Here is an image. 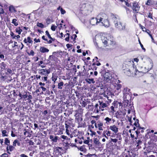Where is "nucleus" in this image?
<instances>
[{"label": "nucleus", "mask_w": 157, "mask_h": 157, "mask_svg": "<svg viewBox=\"0 0 157 157\" xmlns=\"http://www.w3.org/2000/svg\"><path fill=\"white\" fill-rule=\"evenodd\" d=\"M98 22H100L105 26H108L109 25V21L107 15L105 13H102L98 16Z\"/></svg>", "instance_id": "obj_2"}, {"label": "nucleus", "mask_w": 157, "mask_h": 157, "mask_svg": "<svg viewBox=\"0 0 157 157\" xmlns=\"http://www.w3.org/2000/svg\"><path fill=\"white\" fill-rule=\"evenodd\" d=\"M137 128V130L136 131V133L137 137L138 135L140 133H143L144 132V130L145 129L144 127H141L140 126V124L139 125L138 127H136Z\"/></svg>", "instance_id": "obj_17"}, {"label": "nucleus", "mask_w": 157, "mask_h": 157, "mask_svg": "<svg viewBox=\"0 0 157 157\" xmlns=\"http://www.w3.org/2000/svg\"><path fill=\"white\" fill-rule=\"evenodd\" d=\"M115 25L116 28L120 31L123 30L125 28V24L121 22H117L115 23Z\"/></svg>", "instance_id": "obj_6"}, {"label": "nucleus", "mask_w": 157, "mask_h": 157, "mask_svg": "<svg viewBox=\"0 0 157 157\" xmlns=\"http://www.w3.org/2000/svg\"><path fill=\"white\" fill-rule=\"evenodd\" d=\"M148 71V69L144 67L143 69L140 71L136 69V66L131 67L130 69L124 70V75L128 76H135L138 75L139 73H146Z\"/></svg>", "instance_id": "obj_1"}, {"label": "nucleus", "mask_w": 157, "mask_h": 157, "mask_svg": "<svg viewBox=\"0 0 157 157\" xmlns=\"http://www.w3.org/2000/svg\"><path fill=\"white\" fill-rule=\"evenodd\" d=\"M9 11L11 13H16L17 10L13 6H10L9 8Z\"/></svg>", "instance_id": "obj_30"}, {"label": "nucleus", "mask_w": 157, "mask_h": 157, "mask_svg": "<svg viewBox=\"0 0 157 157\" xmlns=\"http://www.w3.org/2000/svg\"><path fill=\"white\" fill-rule=\"evenodd\" d=\"M5 144L6 145H8V144H10V141L7 138H6L5 140Z\"/></svg>", "instance_id": "obj_53"}, {"label": "nucleus", "mask_w": 157, "mask_h": 157, "mask_svg": "<svg viewBox=\"0 0 157 157\" xmlns=\"http://www.w3.org/2000/svg\"><path fill=\"white\" fill-rule=\"evenodd\" d=\"M108 111L109 113L113 114L116 112V110L114 109V106L113 105L111 106L108 109Z\"/></svg>", "instance_id": "obj_26"}, {"label": "nucleus", "mask_w": 157, "mask_h": 157, "mask_svg": "<svg viewBox=\"0 0 157 157\" xmlns=\"http://www.w3.org/2000/svg\"><path fill=\"white\" fill-rule=\"evenodd\" d=\"M114 137H112V138H111L110 140L111 142H113L114 144L116 143L118 140H121L122 139L121 133L118 132L117 134H115L114 135Z\"/></svg>", "instance_id": "obj_9"}, {"label": "nucleus", "mask_w": 157, "mask_h": 157, "mask_svg": "<svg viewBox=\"0 0 157 157\" xmlns=\"http://www.w3.org/2000/svg\"><path fill=\"white\" fill-rule=\"evenodd\" d=\"M124 2H125V5L129 7H132L131 3H129L128 2V0H125Z\"/></svg>", "instance_id": "obj_56"}, {"label": "nucleus", "mask_w": 157, "mask_h": 157, "mask_svg": "<svg viewBox=\"0 0 157 157\" xmlns=\"http://www.w3.org/2000/svg\"><path fill=\"white\" fill-rule=\"evenodd\" d=\"M45 34L47 36L48 38L51 37L50 34L48 30L46 31Z\"/></svg>", "instance_id": "obj_61"}, {"label": "nucleus", "mask_w": 157, "mask_h": 157, "mask_svg": "<svg viewBox=\"0 0 157 157\" xmlns=\"http://www.w3.org/2000/svg\"><path fill=\"white\" fill-rule=\"evenodd\" d=\"M86 157H98L95 154H88L86 155Z\"/></svg>", "instance_id": "obj_51"}, {"label": "nucleus", "mask_w": 157, "mask_h": 157, "mask_svg": "<svg viewBox=\"0 0 157 157\" xmlns=\"http://www.w3.org/2000/svg\"><path fill=\"white\" fill-rule=\"evenodd\" d=\"M104 120L105 121V124H106L107 125H109L112 122L113 123L115 122V120L113 118V117L111 118H109L108 117H106L104 119Z\"/></svg>", "instance_id": "obj_15"}, {"label": "nucleus", "mask_w": 157, "mask_h": 157, "mask_svg": "<svg viewBox=\"0 0 157 157\" xmlns=\"http://www.w3.org/2000/svg\"><path fill=\"white\" fill-rule=\"evenodd\" d=\"M128 121L130 122V125L135 126L136 127H138L139 124V121L138 119H136V117H133V120H132V117H130L128 118Z\"/></svg>", "instance_id": "obj_7"}, {"label": "nucleus", "mask_w": 157, "mask_h": 157, "mask_svg": "<svg viewBox=\"0 0 157 157\" xmlns=\"http://www.w3.org/2000/svg\"><path fill=\"white\" fill-rule=\"evenodd\" d=\"M139 26L140 29L142 30V31L143 32H145L147 33V34L148 33H149V32H151L149 30L146 29L145 27L141 25L140 24H139Z\"/></svg>", "instance_id": "obj_28"}, {"label": "nucleus", "mask_w": 157, "mask_h": 157, "mask_svg": "<svg viewBox=\"0 0 157 157\" xmlns=\"http://www.w3.org/2000/svg\"><path fill=\"white\" fill-rule=\"evenodd\" d=\"M6 149L7 151L9 150L10 151H11L14 150V147L13 146L10 145L9 146V149L8 148V146L7 147Z\"/></svg>", "instance_id": "obj_41"}, {"label": "nucleus", "mask_w": 157, "mask_h": 157, "mask_svg": "<svg viewBox=\"0 0 157 157\" xmlns=\"http://www.w3.org/2000/svg\"><path fill=\"white\" fill-rule=\"evenodd\" d=\"M86 82L89 84H91V83H94L95 81H94L93 78H88L85 80Z\"/></svg>", "instance_id": "obj_32"}, {"label": "nucleus", "mask_w": 157, "mask_h": 157, "mask_svg": "<svg viewBox=\"0 0 157 157\" xmlns=\"http://www.w3.org/2000/svg\"><path fill=\"white\" fill-rule=\"evenodd\" d=\"M60 12L61 14H64L66 12L65 10L63 9L62 8L60 9Z\"/></svg>", "instance_id": "obj_63"}, {"label": "nucleus", "mask_w": 157, "mask_h": 157, "mask_svg": "<svg viewBox=\"0 0 157 157\" xmlns=\"http://www.w3.org/2000/svg\"><path fill=\"white\" fill-rule=\"evenodd\" d=\"M117 15L113 13L111 14V17L113 20L114 21V22H115V20L117 19Z\"/></svg>", "instance_id": "obj_37"}, {"label": "nucleus", "mask_w": 157, "mask_h": 157, "mask_svg": "<svg viewBox=\"0 0 157 157\" xmlns=\"http://www.w3.org/2000/svg\"><path fill=\"white\" fill-rule=\"evenodd\" d=\"M140 6L138 2H134L132 3V9L133 10L134 12L135 13H138L140 9Z\"/></svg>", "instance_id": "obj_10"}, {"label": "nucleus", "mask_w": 157, "mask_h": 157, "mask_svg": "<svg viewBox=\"0 0 157 157\" xmlns=\"http://www.w3.org/2000/svg\"><path fill=\"white\" fill-rule=\"evenodd\" d=\"M32 97L31 95L29 94V95H28L27 100H28V101H29V102L30 103L31 102V99H32Z\"/></svg>", "instance_id": "obj_54"}, {"label": "nucleus", "mask_w": 157, "mask_h": 157, "mask_svg": "<svg viewBox=\"0 0 157 157\" xmlns=\"http://www.w3.org/2000/svg\"><path fill=\"white\" fill-rule=\"evenodd\" d=\"M96 121L94 120H92L91 121V123L92 124H94L95 127L96 128H98V130L100 131H103L104 127L103 122L100 120H96Z\"/></svg>", "instance_id": "obj_3"}, {"label": "nucleus", "mask_w": 157, "mask_h": 157, "mask_svg": "<svg viewBox=\"0 0 157 157\" xmlns=\"http://www.w3.org/2000/svg\"><path fill=\"white\" fill-rule=\"evenodd\" d=\"M109 129L113 132L114 134H117L118 133V128L115 125L110 126Z\"/></svg>", "instance_id": "obj_12"}, {"label": "nucleus", "mask_w": 157, "mask_h": 157, "mask_svg": "<svg viewBox=\"0 0 157 157\" xmlns=\"http://www.w3.org/2000/svg\"><path fill=\"white\" fill-rule=\"evenodd\" d=\"M99 20L97 17V18L92 17L90 20V23L92 25H94L97 24L98 23H100L98 22Z\"/></svg>", "instance_id": "obj_18"}, {"label": "nucleus", "mask_w": 157, "mask_h": 157, "mask_svg": "<svg viewBox=\"0 0 157 157\" xmlns=\"http://www.w3.org/2000/svg\"><path fill=\"white\" fill-rule=\"evenodd\" d=\"M2 136H7L8 135L7 134V131L6 130H2Z\"/></svg>", "instance_id": "obj_46"}, {"label": "nucleus", "mask_w": 157, "mask_h": 157, "mask_svg": "<svg viewBox=\"0 0 157 157\" xmlns=\"http://www.w3.org/2000/svg\"><path fill=\"white\" fill-rule=\"evenodd\" d=\"M108 98L109 97H107V98L108 100L106 101L105 102L108 106L109 105L110 103H111V102H112V100L111 99H108Z\"/></svg>", "instance_id": "obj_50"}, {"label": "nucleus", "mask_w": 157, "mask_h": 157, "mask_svg": "<svg viewBox=\"0 0 157 157\" xmlns=\"http://www.w3.org/2000/svg\"><path fill=\"white\" fill-rule=\"evenodd\" d=\"M1 157H9L8 155L6 153H4L1 155Z\"/></svg>", "instance_id": "obj_64"}, {"label": "nucleus", "mask_w": 157, "mask_h": 157, "mask_svg": "<svg viewBox=\"0 0 157 157\" xmlns=\"http://www.w3.org/2000/svg\"><path fill=\"white\" fill-rule=\"evenodd\" d=\"M65 125L66 128H69L71 127L74 126V124L72 122L71 120L68 119L67 121H65Z\"/></svg>", "instance_id": "obj_11"}, {"label": "nucleus", "mask_w": 157, "mask_h": 157, "mask_svg": "<svg viewBox=\"0 0 157 157\" xmlns=\"http://www.w3.org/2000/svg\"><path fill=\"white\" fill-rule=\"evenodd\" d=\"M10 35L13 39L16 38V35L14 34L13 32H11Z\"/></svg>", "instance_id": "obj_59"}, {"label": "nucleus", "mask_w": 157, "mask_h": 157, "mask_svg": "<svg viewBox=\"0 0 157 157\" xmlns=\"http://www.w3.org/2000/svg\"><path fill=\"white\" fill-rule=\"evenodd\" d=\"M57 26L55 25H52L51 27V29L53 31H55L56 30Z\"/></svg>", "instance_id": "obj_62"}, {"label": "nucleus", "mask_w": 157, "mask_h": 157, "mask_svg": "<svg viewBox=\"0 0 157 157\" xmlns=\"http://www.w3.org/2000/svg\"><path fill=\"white\" fill-rule=\"evenodd\" d=\"M24 134L26 137H30L31 136V134L29 133V132L27 131L24 132Z\"/></svg>", "instance_id": "obj_39"}, {"label": "nucleus", "mask_w": 157, "mask_h": 157, "mask_svg": "<svg viewBox=\"0 0 157 157\" xmlns=\"http://www.w3.org/2000/svg\"><path fill=\"white\" fill-rule=\"evenodd\" d=\"M17 19L16 18L13 19L12 20V23L14 24V25L15 26H17L18 25V22H16Z\"/></svg>", "instance_id": "obj_42"}, {"label": "nucleus", "mask_w": 157, "mask_h": 157, "mask_svg": "<svg viewBox=\"0 0 157 157\" xmlns=\"http://www.w3.org/2000/svg\"><path fill=\"white\" fill-rule=\"evenodd\" d=\"M40 51L43 53L48 52L49 51L48 49L45 48L44 47H41L40 49Z\"/></svg>", "instance_id": "obj_23"}, {"label": "nucleus", "mask_w": 157, "mask_h": 157, "mask_svg": "<svg viewBox=\"0 0 157 157\" xmlns=\"http://www.w3.org/2000/svg\"><path fill=\"white\" fill-rule=\"evenodd\" d=\"M115 86L116 90H121V89L122 87L121 85L118 83L116 84Z\"/></svg>", "instance_id": "obj_34"}, {"label": "nucleus", "mask_w": 157, "mask_h": 157, "mask_svg": "<svg viewBox=\"0 0 157 157\" xmlns=\"http://www.w3.org/2000/svg\"><path fill=\"white\" fill-rule=\"evenodd\" d=\"M57 77L58 76H57V75L56 74H52V79L53 81H54V83L57 80Z\"/></svg>", "instance_id": "obj_33"}, {"label": "nucleus", "mask_w": 157, "mask_h": 157, "mask_svg": "<svg viewBox=\"0 0 157 157\" xmlns=\"http://www.w3.org/2000/svg\"><path fill=\"white\" fill-rule=\"evenodd\" d=\"M12 73V70L10 68H8L6 69V74L8 75H11Z\"/></svg>", "instance_id": "obj_40"}, {"label": "nucleus", "mask_w": 157, "mask_h": 157, "mask_svg": "<svg viewBox=\"0 0 157 157\" xmlns=\"http://www.w3.org/2000/svg\"><path fill=\"white\" fill-rule=\"evenodd\" d=\"M148 17L151 19H153L152 13L149 12L148 14Z\"/></svg>", "instance_id": "obj_58"}, {"label": "nucleus", "mask_w": 157, "mask_h": 157, "mask_svg": "<svg viewBox=\"0 0 157 157\" xmlns=\"http://www.w3.org/2000/svg\"><path fill=\"white\" fill-rule=\"evenodd\" d=\"M64 85V83L63 82H60L58 84V88L59 89H62V86Z\"/></svg>", "instance_id": "obj_36"}, {"label": "nucleus", "mask_w": 157, "mask_h": 157, "mask_svg": "<svg viewBox=\"0 0 157 157\" xmlns=\"http://www.w3.org/2000/svg\"><path fill=\"white\" fill-rule=\"evenodd\" d=\"M4 56L2 54V53L1 52H0V58L2 60H5V59H4Z\"/></svg>", "instance_id": "obj_57"}, {"label": "nucleus", "mask_w": 157, "mask_h": 157, "mask_svg": "<svg viewBox=\"0 0 157 157\" xmlns=\"http://www.w3.org/2000/svg\"><path fill=\"white\" fill-rule=\"evenodd\" d=\"M115 134L114 133H112L111 131L110 130L109 128H107L106 130H105L103 132L102 136L105 137L107 139H108V136H110L111 137H114Z\"/></svg>", "instance_id": "obj_5"}, {"label": "nucleus", "mask_w": 157, "mask_h": 157, "mask_svg": "<svg viewBox=\"0 0 157 157\" xmlns=\"http://www.w3.org/2000/svg\"><path fill=\"white\" fill-rule=\"evenodd\" d=\"M48 76H41L42 80L43 82H44L48 80Z\"/></svg>", "instance_id": "obj_44"}, {"label": "nucleus", "mask_w": 157, "mask_h": 157, "mask_svg": "<svg viewBox=\"0 0 157 157\" xmlns=\"http://www.w3.org/2000/svg\"><path fill=\"white\" fill-rule=\"evenodd\" d=\"M138 41L139 42V43L140 44V46H141V48H142V49L144 50V52H145L146 50L145 48H144L143 45L141 43V42L140 41V40L139 39Z\"/></svg>", "instance_id": "obj_47"}, {"label": "nucleus", "mask_w": 157, "mask_h": 157, "mask_svg": "<svg viewBox=\"0 0 157 157\" xmlns=\"http://www.w3.org/2000/svg\"><path fill=\"white\" fill-rule=\"evenodd\" d=\"M138 137H135L134 139H135V141L137 144V147L139 146V145L141 144L142 141L139 138H137Z\"/></svg>", "instance_id": "obj_29"}, {"label": "nucleus", "mask_w": 157, "mask_h": 157, "mask_svg": "<svg viewBox=\"0 0 157 157\" xmlns=\"http://www.w3.org/2000/svg\"><path fill=\"white\" fill-rule=\"evenodd\" d=\"M27 54L29 56H34L35 53L34 51L33 50H31L30 52H27Z\"/></svg>", "instance_id": "obj_48"}, {"label": "nucleus", "mask_w": 157, "mask_h": 157, "mask_svg": "<svg viewBox=\"0 0 157 157\" xmlns=\"http://www.w3.org/2000/svg\"><path fill=\"white\" fill-rule=\"evenodd\" d=\"M78 140L77 138H75V143L77 144H81L82 143V140L80 139L78 137Z\"/></svg>", "instance_id": "obj_35"}, {"label": "nucleus", "mask_w": 157, "mask_h": 157, "mask_svg": "<svg viewBox=\"0 0 157 157\" xmlns=\"http://www.w3.org/2000/svg\"><path fill=\"white\" fill-rule=\"evenodd\" d=\"M27 42L29 43H32L33 42V40L30 36H29L27 38Z\"/></svg>", "instance_id": "obj_55"}, {"label": "nucleus", "mask_w": 157, "mask_h": 157, "mask_svg": "<svg viewBox=\"0 0 157 157\" xmlns=\"http://www.w3.org/2000/svg\"><path fill=\"white\" fill-rule=\"evenodd\" d=\"M73 112L72 109H69L66 110L64 113V114L65 116H69V115L71 114Z\"/></svg>", "instance_id": "obj_25"}, {"label": "nucleus", "mask_w": 157, "mask_h": 157, "mask_svg": "<svg viewBox=\"0 0 157 157\" xmlns=\"http://www.w3.org/2000/svg\"><path fill=\"white\" fill-rule=\"evenodd\" d=\"M60 137L63 140H71V139H70V138H68L67 136H65L63 135L61 136Z\"/></svg>", "instance_id": "obj_45"}, {"label": "nucleus", "mask_w": 157, "mask_h": 157, "mask_svg": "<svg viewBox=\"0 0 157 157\" xmlns=\"http://www.w3.org/2000/svg\"><path fill=\"white\" fill-rule=\"evenodd\" d=\"M49 138L50 141L53 143H56L57 140H59V137L57 136H54L53 135H50L49 136Z\"/></svg>", "instance_id": "obj_19"}, {"label": "nucleus", "mask_w": 157, "mask_h": 157, "mask_svg": "<svg viewBox=\"0 0 157 157\" xmlns=\"http://www.w3.org/2000/svg\"><path fill=\"white\" fill-rule=\"evenodd\" d=\"M136 129V128L135 127H134L133 128V129L131 130H129V132L131 133L130 134V136L131 137L134 139V137H135V134L136 135V131H134Z\"/></svg>", "instance_id": "obj_20"}, {"label": "nucleus", "mask_w": 157, "mask_h": 157, "mask_svg": "<svg viewBox=\"0 0 157 157\" xmlns=\"http://www.w3.org/2000/svg\"><path fill=\"white\" fill-rule=\"evenodd\" d=\"M122 157H135L132 152L128 151L124 152L122 154Z\"/></svg>", "instance_id": "obj_14"}, {"label": "nucleus", "mask_w": 157, "mask_h": 157, "mask_svg": "<svg viewBox=\"0 0 157 157\" xmlns=\"http://www.w3.org/2000/svg\"><path fill=\"white\" fill-rule=\"evenodd\" d=\"M79 131L77 130H75L73 132H72L74 137H76L78 136Z\"/></svg>", "instance_id": "obj_43"}, {"label": "nucleus", "mask_w": 157, "mask_h": 157, "mask_svg": "<svg viewBox=\"0 0 157 157\" xmlns=\"http://www.w3.org/2000/svg\"><path fill=\"white\" fill-rule=\"evenodd\" d=\"M118 104V102L117 101H114L112 103V105L113 106L115 107L116 106H117Z\"/></svg>", "instance_id": "obj_60"}, {"label": "nucleus", "mask_w": 157, "mask_h": 157, "mask_svg": "<svg viewBox=\"0 0 157 157\" xmlns=\"http://www.w3.org/2000/svg\"><path fill=\"white\" fill-rule=\"evenodd\" d=\"M145 4L147 6H153L155 5V2L153 0H147Z\"/></svg>", "instance_id": "obj_22"}, {"label": "nucleus", "mask_w": 157, "mask_h": 157, "mask_svg": "<svg viewBox=\"0 0 157 157\" xmlns=\"http://www.w3.org/2000/svg\"><path fill=\"white\" fill-rule=\"evenodd\" d=\"M98 104H96L95 106L94 109V112L96 113H98L99 111V109H98Z\"/></svg>", "instance_id": "obj_38"}, {"label": "nucleus", "mask_w": 157, "mask_h": 157, "mask_svg": "<svg viewBox=\"0 0 157 157\" xmlns=\"http://www.w3.org/2000/svg\"><path fill=\"white\" fill-rule=\"evenodd\" d=\"M51 70L50 69H41L39 70V73L40 75L41 76H48V74L50 73Z\"/></svg>", "instance_id": "obj_8"}, {"label": "nucleus", "mask_w": 157, "mask_h": 157, "mask_svg": "<svg viewBox=\"0 0 157 157\" xmlns=\"http://www.w3.org/2000/svg\"><path fill=\"white\" fill-rule=\"evenodd\" d=\"M98 58L96 56L95 57L94 59H93L92 63L90 65L91 68L92 70H97V67L96 66V65L99 66L101 65L100 63L98 61Z\"/></svg>", "instance_id": "obj_4"}, {"label": "nucleus", "mask_w": 157, "mask_h": 157, "mask_svg": "<svg viewBox=\"0 0 157 157\" xmlns=\"http://www.w3.org/2000/svg\"><path fill=\"white\" fill-rule=\"evenodd\" d=\"M109 41L110 42V45L113 46L116 45V43L114 40L113 37H110V39L109 40Z\"/></svg>", "instance_id": "obj_31"}, {"label": "nucleus", "mask_w": 157, "mask_h": 157, "mask_svg": "<svg viewBox=\"0 0 157 157\" xmlns=\"http://www.w3.org/2000/svg\"><path fill=\"white\" fill-rule=\"evenodd\" d=\"M42 39L44 40L45 41H47V43L48 44H51L53 42H54L56 40L55 38H52L51 36L49 38V40H48V39L45 38V36L44 35L42 36Z\"/></svg>", "instance_id": "obj_13"}, {"label": "nucleus", "mask_w": 157, "mask_h": 157, "mask_svg": "<svg viewBox=\"0 0 157 157\" xmlns=\"http://www.w3.org/2000/svg\"><path fill=\"white\" fill-rule=\"evenodd\" d=\"M108 41H109V40L107 39V37H104V38L102 39V43L104 44L105 47H106L108 46Z\"/></svg>", "instance_id": "obj_24"}, {"label": "nucleus", "mask_w": 157, "mask_h": 157, "mask_svg": "<svg viewBox=\"0 0 157 157\" xmlns=\"http://www.w3.org/2000/svg\"><path fill=\"white\" fill-rule=\"evenodd\" d=\"M99 111H103L104 110V108L108 106L105 103H104L102 101H99Z\"/></svg>", "instance_id": "obj_16"}, {"label": "nucleus", "mask_w": 157, "mask_h": 157, "mask_svg": "<svg viewBox=\"0 0 157 157\" xmlns=\"http://www.w3.org/2000/svg\"><path fill=\"white\" fill-rule=\"evenodd\" d=\"M130 90L127 87H125L124 88L123 92L124 94H129L131 93Z\"/></svg>", "instance_id": "obj_27"}, {"label": "nucleus", "mask_w": 157, "mask_h": 157, "mask_svg": "<svg viewBox=\"0 0 157 157\" xmlns=\"http://www.w3.org/2000/svg\"><path fill=\"white\" fill-rule=\"evenodd\" d=\"M105 78L107 81H109L111 80V77L109 76H108L107 75L105 74L104 76Z\"/></svg>", "instance_id": "obj_52"}, {"label": "nucleus", "mask_w": 157, "mask_h": 157, "mask_svg": "<svg viewBox=\"0 0 157 157\" xmlns=\"http://www.w3.org/2000/svg\"><path fill=\"white\" fill-rule=\"evenodd\" d=\"M7 64L4 62H2L0 63V71H2L6 68Z\"/></svg>", "instance_id": "obj_21"}, {"label": "nucleus", "mask_w": 157, "mask_h": 157, "mask_svg": "<svg viewBox=\"0 0 157 157\" xmlns=\"http://www.w3.org/2000/svg\"><path fill=\"white\" fill-rule=\"evenodd\" d=\"M36 25L37 26L41 28H43L44 27V25L41 23L37 22V23Z\"/></svg>", "instance_id": "obj_49"}]
</instances>
